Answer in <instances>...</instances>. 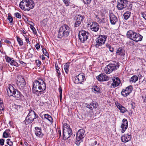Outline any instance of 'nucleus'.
Masks as SVG:
<instances>
[{
    "label": "nucleus",
    "instance_id": "nucleus-2",
    "mask_svg": "<svg viewBox=\"0 0 146 146\" xmlns=\"http://www.w3.org/2000/svg\"><path fill=\"white\" fill-rule=\"evenodd\" d=\"M69 27L66 25H63L60 28L58 33V37L61 38L63 36L66 37L69 34L70 32Z\"/></svg>",
    "mask_w": 146,
    "mask_h": 146
},
{
    "label": "nucleus",
    "instance_id": "nucleus-32",
    "mask_svg": "<svg viewBox=\"0 0 146 146\" xmlns=\"http://www.w3.org/2000/svg\"><path fill=\"white\" fill-rule=\"evenodd\" d=\"M138 80V77L136 75H134L131 78L130 81L131 82L135 83Z\"/></svg>",
    "mask_w": 146,
    "mask_h": 146
},
{
    "label": "nucleus",
    "instance_id": "nucleus-4",
    "mask_svg": "<svg viewBox=\"0 0 146 146\" xmlns=\"http://www.w3.org/2000/svg\"><path fill=\"white\" fill-rule=\"evenodd\" d=\"M38 117V116L36 115L35 112L33 110H30L28 115L24 121L26 125H28L31 123L34 120L36 119Z\"/></svg>",
    "mask_w": 146,
    "mask_h": 146
},
{
    "label": "nucleus",
    "instance_id": "nucleus-10",
    "mask_svg": "<svg viewBox=\"0 0 146 146\" xmlns=\"http://www.w3.org/2000/svg\"><path fill=\"white\" fill-rule=\"evenodd\" d=\"M128 4L126 0H119L117 1V8L119 10H121L125 8Z\"/></svg>",
    "mask_w": 146,
    "mask_h": 146
},
{
    "label": "nucleus",
    "instance_id": "nucleus-26",
    "mask_svg": "<svg viewBox=\"0 0 146 146\" xmlns=\"http://www.w3.org/2000/svg\"><path fill=\"white\" fill-rule=\"evenodd\" d=\"M116 53L117 55L123 56L125 55V51L122 47H119L117 50Z\"/></svg>",
    "mask_w": 146,
    "mask_h": 146
},
{
    "label": "nucleus",
    "instance_id": "nucleus-28",
    "mask_svg": "<svg viewBox=\"0 0 146 146\" xmlns=\"http://www.w3.org/2000/svg\"><path fill=\"white\" fill-rule=\"evenodd\" d=\"M92 91L95 94L100 93V88L97 86H93L91 88Z\"/></svg>",
    "mask_w": 146,
    "mask_h": 146
},
{
    "label": "nucleus",
    "instance_id": "nucleus-45",
    "mask_svg": "<svg viewBox=\"0 0 146 146\" xmlns=\"http://www.w3.org/2000/svg\"><path fill=\"white\" fill-rule=\"evenodd\" d=\"M141 14L142 17L146 20V12H141Z\"/></svg>",
    "mask_w": 146,
    "mask_h": 146
},
{
    "label": "nucleus",
    "instance_id": "nucleus-35",
    "mask_svg": "<svg viewBox=\"0 0 146 146\" xmlns=\"http://www.w3.org/2000/svg\"><path fill=\"white\" fill-rule=\"evenodd\" d=\"M69 64L67 63L65 64L64 66V70L66 74L68 73L69 71Z\"/></svg>",
    "mask_w": 146,
    "mask_h": 146
},
{
    "label": "nucleus",
    "instance_id": "nucleus-52",
    "mask_svg": "<svg viewBox=\"0 0 146 146\" xmlns=\"http://www.w3.org/2000/svg\"><path fill=\"white\" fill-rule=\"evenodd\" d=\"M56 69L57 70V72L58 74V75L59 76V77L61 75V73L60 72V71L59 70V69H58V67L57 68V67L56 66Z\"/></svg>",
    "mask_w": 146,
    "mask_h": 146
},
{
    "label": "nucleus",
    "instance_id": "nucleus-64",
    "mask_svg": "<svg viewBox=\"0 0 146 146\" xmlns=\"http://www.w3.org/2000/svg\"><path fill=\"white\" fill-rule=\"evenodd\" d=\"M5 146H8L7 145H5Z\"/></svg>",
    "mask_w": 146,
    "mask_h": 146
},
{
    "label": "nucleus",
    "instance_id": "nucleus-20",
    "mask_svg": "<svg viewBox=\"0 0 146 146\" xmlns=\"http://www.w3.org/2000/svg\"><path fill=\"white\" fill-rule=\"evenodd\" d=\"M112 80L113 82L111 84V86L113 88H115L118 86L121 82L120 79L117 77H115L113 78Z\"/></svg>",
    "mask_w": 146,
    "mask_h": 146
},
{
    "label": "nucleus",
    "instance_id": "nucleus-47",
    "mask_svg": "<svg viewBox=\"0 0 146 146\" xmlns=\"http://www.w3.org/2000/svg\"><path fill=\"white\" fill-rule=\"evenodd\" d=\"M31 29L32 31H33V32L35 34H36L37 33L36 31V30L33 27H31Z\"/></svg>",
    "mask_w": 146,
    "mask_h": 146
},
{
    "label": "nucleus",
    "instance_id": "nucleus-9",
    "mask_svg": "<svg viewBox=\"0 0 146 146\" xmlns=\"http://www.w3.org/2000/svg\"><path fill=\"white\" fill-rule=\"evenodd\" d=\"M89 33L84 31L82 30L80 31L79 33V38L80 41L84 42L88 38Z\"/></svg>",
    "mask_w": 146,
    "mask_h": 146
},
{
    "label": "nucleus",
    "instance_id": "nucleus-12",
    "mask_svg": "<svg viewBox=\"0 0 146 146\" xmlns=\"http://www.w3.org/2000/svg\"><path fill=\"white\" fill-rule=\"evenodd\" d=\"M133 89V86H129L126 88L125 89H123L121 92V94L124 97H126L131 92Z\"/></svg>",
    "mask_w": 146,
    "mask_h": 146
},
{
    "label": "nucleus",
    "instance_id": "nucleus-37",
    "mask_svg": "<svg viewBox=\"0 0 146 146\" xmlns=\"http://www.w3.org/2000/svg\"><path fill=\"white\" fill-rule=\"evenodd\" d=\"M82 141V139L78 138L76 137V139L75 141V143L77 145H79L80 143Z\"/></svg>",
    "mask_w": 146,
    "mask_h": 146
},
{
    "label": "nucleus",
    "instance_id": "nucleus-62",
    "mask_svg": "<svg viewBox=\"0 0 146 146\" xmlns=\"http://www.w3.org/2000/svg\"><path fill=\"white\" fill-rule=\"evenodd\" d=\"M94 143H95V144L96 145L97 143V141H95Z\"/></svg>",
    "mask_w": 146,
    "mask_h": 146
},
{
    "label": "nucleus",
    "instance_id": "nucleus-63",
    "mask_svg": "<svg viewBox=\"0 0 146 146\" xmlns=\"http://www.w3.org/2000/svg\"><path fill=\"white\" fill-rule=\"evenodd\" d=\"M23 36L25 38V37H27L26 36V35H23Z\"/></svg>",
    "mask_w": 146,
    "mask_h": 146
},
{
    "label": "nucleus",
    "instance_id": "nucleus-49",
    "mask_svg": "<svg viewBox=\"0 0 146 146\" xmlns=\"http://www.w3.org/2000/svg\"><path fill=\"white\" fill-rule=\"evenodd\" d=\"M13 107L16 109L17 110L19 109L21 107L19 105H16L15 104L14 106H13Z\"/></svg>",
    "mask_w": 146,
    "mask_h": 146
},
{
    "label": "nucleus",
    "instance_id": "nucleus-51",
    "mask_svg": "<svg viewBox=\"0 0 146 146\" xmlns=\"http://www.w3.org/2000/svg\"><path fill=\"white\" fill-rule=\"evenodd\" d=\"M8 20L9 21L10 23H12L13 21L12 17L11 16H9L7 18Z\"/></svg>",
    "mask_w": 146,
    "mask_h": 146
},
{
    "label": "nucleus",
    "instance_id": "nucleus-29",
    "mask_svg": "<svg viewBox=\"0 0 146 146\" xmlns=\"http://www.w3.org/2000/svg\"><path fill=\"white\" fill-rule=\"evenodd\" d=\"M10 136V130L9 129L6 130L3 133V137L7 138L9 137Z\"/></svg>",
    "mask_w": 146,
    "mask_h": 146
},
{
    "label": "nucleus",
    "instance_id": "nucleus-38",
    "mask_svg": "<svg viewBox=\"0 0 146 146\" xmlns=\"http://www.w3.org/2000/svg\"><path fill=\"white\" fill-rule=\"evenodd\" d=\"M63 2L66 6H68L70 4V0H62Z\"/></svg>",
    "mask_w": 146,
    "mask_h": 146
},
{
    "label": "nucleus",
    "instance_id": "nucleus-57",
    "mask_svg": "<svg viewBox=\"0 0 146 146\" xmlns=\"http://www.w3.org/2000/svg\"><path fill=\"white\" fill-rule=\"evenodd\" d=\"M86 107L89 108V104H88L86 103Z\"/></svg>",
    "mask_w": 146,
    "mask_h": 146
},
{
    "label": "nucleus",
    "instance_id": "nucleus-53",
    "mask_svg": "<svg viewBox=\"0 0 146 146\" xmlns=\"http://www.w3.org/2000/svg\"><path fill=\"white\" fill-rule=\"evenodd\" d=\"M35 47L37 50H38L40 48V46L39 44L38 43H37L35 45Z\"/></svg>",
    "mask_w": 146,
    "mask_h": 146
},
{
    "label": "nucleus",
    "instance_id": "nucleus-42",
    "mask_svg": "<svg viewBox=\"0 0 146 146\" xmlns=\"http://www.w3.org/2000/svg\"><path fill=\"white\" fill-rule=\"evenodd\" d=\"M86 5L90 4L91 2V0H81Z\"/></svg>",
    "mask_w": 146,
    "mask_h": 146
},
{
    "label": "nucleus",
    "instance_id": "nucleus-16",
    "mask_svg": "<svg viewBox=\"0 0 146 146\" xmlns=\"http://www.w3.org/2000/svg\"><path fill=\"white\" fill-rule=\"evenodd\" d=\"M27 4L25 11H29L31 9H33L35 6L34 3L32 0H27Z\"/></svg>",
    "mask_w": 146,
    "mask_h": 146
},
{
    "label": "nucleus",
    "instance_id": "nucleus-59",
    "mask_svg": "<svg viewBox=\"0 0 146 146\" xmlns=\"http://www.w3.org/2000/svg\"><path fill=\"white\" fill-rule=\"evenodd\" d=\"M143 102L146 103V97H145V99H144Z\"/></svg>",
    "mask_w": 146,
    "mask_h": 146
},
{
    "label": "nucleus",
    "instance_id": "nucleus-36",
    "mask_svg": "<svg viewBox=\"0 0 146 146\" xmlns=\"http://www.w3.org/2000/svg\"><path fill=\"white\" fill-rule=\"evenodd\" d=\"M59 11L60 13L63 15H64L66 13L65 8L63 7H60Z\"/></svg>",
    "mask_w": 146,
    "mask_h": 146
},
{
    "label": "nucleus",
    "instance_id": "nucleus-1",
    "mask_svg": "<svg viewBox=\"0 0 146 146\" xmlns=\"http://www.w3.org/2000/svg\"><path fill=\"white\" fill-rule=\"evenodd\" d=\"M46 87V83L43 80L39 79L35 80L33 83V92L39 96L44 92Z\"/></svg>",
    "mask_w": 146,
    "mask_h": 146
},
{
    "label": "nucleus",
    "instance_id": "nucleus-33",
    "mask_svg": "<svg viewBox=\"0 0 146 146\" xmlns=\"http://www.w3.org/2000/svg\"><path fill=\"white\" fill-rule=\"evenodd\" d=\"M44 116L45 118L48 120L50 122H52V119L50 115L48 114H44Z\"/></svg>",
    "mask_w": 146,
    "mask_h": 146
},
{
    "label": "nucleus",
    "instance_id": "nucleus-46",
    "mask_svg": "<svg viewBox=\"0 0 146 146\" xmlns=\"http://www.w3.org/2000/svg\"><path fill=\"white\" fill-rule=\"evenodd\" d=\"M5 140L3 139H0V145L2 146L4 145Z\"/></svg>",
    "mask_w": 146,
    "mask_h": 146
},
{
    "label": "nucleus",
    "instance_id": "nucleus-58",
    "mask_svg": "<svg viewBox=\"0 0 146 146\" xmlns=\"http://www.w3.org/2000/svg\"><path fill=\"white\" fill-rule=\"evenodd\" d=\"M21 31L22 32H23V34H26V32L24 30H22Z\"/></svg>",
    "mask_w": 146,
    "mask_h": 146
},
{
    "label": "nucleus",
    "instance_id": "nucleus-5",
    "mask_svg": "<svg viewBox=\"0 0 146 146\" xmlns=\"http://www.w3.org/2000/svg\"><path fill=\"white\" fill-rule=\"evenodd\" d=\"M7 91L8 94L14 97L19 98L20 96V93L14 89V87L11 84H9L7 86Z\"/></svg>",
    "mask_w": 146,
    "mask_h": 146
},
{
    "label": "nucleus",
    "instance_id": "nucleus-41",
    "mask_svg": "<svg viewBox=\"0 0 146 146\" xmlns=\"http://www.w3.org/2000/svg\"><path fill=\"white\" fill-rule=\"evenodd\" d=\"M60 93V100H61L62 99V89L61 87H60L58 89Z\"/></svg>",
    "mask_w": 146,
    "mask_h": 146
},
{
    "label": "nucleus",
    "instance_id": "nucleus-7",
    "mask_svg": "<svg viewBox=\"0 0 146 146\" xmlns=\"http://www.w3.org/2000/svg\"><path fill=\"white\" fill-rule=\"evenodd\" d=\"M107 36L106 35H100L96 39V47L97 48H100L104 44L106 40Z\"/></svg>",
    "mask_w": 146,
    "mask_h": 146
},
{
    "label": "nucleus",
    "instance_id": "nucleus-60",
    "mask_svg": "<svg viewBox=\"0 0 146 146\" xmlns=\"http://www.w3.org/2000/svg\"><path fill=\"white\" fill-rule=\"evenodd\" d=\"M25 144L26 145V146H27V145H28V143L27 142H25Z\"/></svg>",
    "mask_w": 146,
    "mask_h": 146
},
{
    "label": "nucleus",
    "instance_id": "nucleus-17",
    "mask_svg": "<svg viewBox=\"0 0 146 146\" xmlns=\"http://www.w3.org/2000/svg\"><path fill=\"white\" fill-rule=\"evenodd\" d=\"M6 62L9 63L11 65H13L16 67H18L19 65L17 62L15 61L13 59L8 56L5 57Z\"/></svg>",
    "mask_w": 146,
    "mask_h": 146
},
{
    "label": "nucleus",
    "instance_id": "nucleus-14",
    "mask_svg": "<svg viewBox=\"0 0 146 146\" xmlns=\"http://www.w3.org/2000/svg\"><path fill=\"white\" fill-rule=\"evenodd\" d=\"M17 84L19 87L23 88L25 85V80L22 76H19L17 81Z\"/></svg>",
    "mask_w": 146,
    "mask_h": 146
},
{
    "label": "nucleus",
    "instance_id": "nucleus-11",
    "mask_svg": "<svg viewBox=\"0 0 146 146\" xmlns=\"http://www.w3.org/2000/svg\"><path fill=\"white\" fill-rule=\"evenodd\" d=\"M85 80L84 74L83 73H80L75 78L74 82L76 84H82Z\"/></svg>",
    "mask_w": 146,
    "mask_h": 146
},
{
    "label": "nucleus",
    "instance_id": "nucleus-44",
    "mask_svg": "<svg viewBox=\"0 0 146 146\" xmlns=\"http://www.w3.org/2000/svg\"><path fill=\"white\" fill-rule=\"evenodd\" d=\"M15 15L16 17L18 19H20L21 18V16L19 13H15Z\"/></svg>",
    "mask_w": 146,
    "mask_h": 146
},
{
    "label": "nucleus",
    "instance_id": "nucleus-61",
    "mask_svg": "<svg viewBox=\"0 0 146 146\" xmlns=\"http://www.w3.org/2000/svg\"><path fill=\"white\" fill-rule=\"evenodd\" d=\"M42 60L44 59V56L43 55H42Z\"/></svg>",
    "mask_w": 146,
    "mask_h": 146
},
{
    "label": "nucleus",
    "instance_id": "nucleus-15",
    "mask_svg": "<svg viewBox=\"0 0 146 146\" xmlns=\"http://www.w3.org/2000/svg\"><path fill=\"white\" fill-rule=\"evenodd\" d=\"M110 20L111 24L112 25H115L118 22L117 17L113 13L109 15Z\"/></svg>",
    "mask_w": 146,
    "mask_h": 146
},
{
    "label": "nucleus",
    "instance_id": "nucleus-18",
    "mask_svg": "<svg viewBox=\"0 0 146 146\" xmlns=\"http://www.w3.org/2000/svg\"><path fill=\"white\" fill-rule=\"evenodd\" d=\"M131 138V136L130 134L127 133L124 134L123 135L121 138V140L122 142L126 143L130 141Z\"/></svg>",
    "mask_w": 146,
    "mask_h": 146
},
{
    "label": "nucleus",
    "instance_id": "nucleus-43",
    "mask_svg": "<svg viewBox=\"0 0 146 146\" xmlns=\"http://www.w3.org/2000/svg\"><path fill=\"white\" fill-rule=\"evenodd\" d=\"M42 52L43 54L46 56L49 57V54L48 53L45 49H42Z\"/></svg>",
    "mask_w": 146,
    "mask_h": 146
},
{
    "label": "nucleus",
    "instance_id": "nucleus-30",
    "mask_svg": "<svg viewBox=\"0 0 146 146\" xmlns=\"http://www.w3.org/2000/svg\"><path fill=\"white\" fill-rule=\"evenodd\" d=\"M98 106V104L96 102H92L91 104L89 105V108L90 110H92L93 109L97 108Z\"/></svg>",
    "mask_w": 146,
    "mask_h": 146
},
{
    "label": "nucleus",
    "instance_id": "nucleus-21",
    "mask_svg": "<svg viewBox=\"0 0 146 146\" xmlns=\"http://www.w3.org/2000/svg\"><path fill=\"white\" fill-rule=\"evenodd\" d=\"M97 80L100 81H105L108 80L109 78L104 74H101L96 77Z\"/></svg>",
    "mask_w": 146,
    "mask_h": 146
},
{
    "label": "nucleus",
    "instance_id": "nucleus-40",
    "mask_svg": "<svg viewBox=\"0 0 146 146\" xmlns=\"http://www.w3.org/2000/svg\"><path fill=\"white\" fill-rule=\"evenodd\" d=\"M7 144L10 146H11L13 145V143L10 139H8L7 140Z\"/></svg>",
    "mask_w": 146,
    "mask_h": 146
},
{
    "label": "nucleus",
    "instance_id": "nucleus-34",
    "mask_svg": "<svg viewBox=\"0 0 146 146\" xmlns=\"http://www.w3.org/2000/svg\"><path fill=\"white\" fill-rule=\"evenodd\" d=\"M16 38L17 41L19 46H23V42L22 39L17 36H16Z\"/></svg>",
    "mask_w": 146,
    "mask_h": 146
},
{
    "label": "nucleus",
    "instance_id": "nucleus-19",
    "mask_svg": "<svg viewBox=\"0 0 146 146\" xmlns=\"http://www.w3.org/2000/svg\"><path fill=\"white\" fill-rule=\"evenodd\" d=\"M76 21L75 23V26L77 27L81 24L84 19V17L81 15H78L76 16Z\"/></svg>",
    "mask_w": 146,
    "mask_h": 146
},
{
    "label": "nucleus",
    "instance_id": "nucleus-22",
    "mask_svg": "<svg viewBox=\"0 0 146 146\" xmlns=\"http://www.w3.org/2000/svg\"><path fill=\"white\" fill-rule=\"evenodd\" d=\"M35 134L38 137L42 138L43 136V134L42 132L41 129L38 127L35 128Z\"/></svg>",
    "mask_w": 146,
    "mask_h": 146
},
{
    "label": "nucleus",
    "instance_id": "nucleus-48",
    "mask_svg": "<svg viewBox=\"0 0 146 146\" xmlns=\"http://www.w3.org/2000/svg\"><path fill=\"white\" fill-rule=\"evenodd\" d=\"M36 65L38 67L41 64V62L39 60H36Z\"/></svg>",
    "mask_w": 146,
    "mask_h": 146
},
{
    "label": "nucleus",
    "instance_id": "nucleus-24",
    "mask_svg": "<svg viewBox=\"0 0 146 146\" xmlns=\"http://www.w3.org/2000/svg\"><path fill=\"white\" fill-rule=\"evenodd\" d=\"M115 104L121 113H124L127 111L126 109L117 102H115Z\"/></svg>",
    "mask_w": 146,
    "mask_h": 146
},
{
    "label": "nucleus",
    "instance_id": "nucleus-55",
    "mask_svg": "<svg viewBox=\"0 0 146 146\" xmlns=\"http://www.w3.org/2000/svg\"><path fill=\"white\" fill-rule=\"evenodd\" d=\"M4 42L5 43L9 44H10L11 43V42L9 40H8L7 39L5 40Z\"/></svg>",
    "mask_w": 146,
    "mask_h": 146
},
{
    "label": "nucleus",
    "instance_id": "nucleus-31",
    "mask_svg": "<svg viewBox=\"0 0 146 146\" xmlns=\"http://www.w3.org/2000/svg\"><path fill=\"white\" fill-rule=\"evenodd\" d=\"M131 14V13L129 11H127L124 13L123 15L124 19L125 20H127L130 17Z\"/></svg>",
    "mask_w": 146,
    "mask_h": 146
},
{
    "label": "nucleus",
    "instance_id": "nucleus-6",
    "mask_svg": "<svg viewBox=\"0 0 146 146\" xmlns=\"http://www.w3.org/2000/svg\"><path fill=\"white\" fill-rule=\"evenodd\" d=\"M119 64L118 63L110 64L105 67L104 72L106 74H110L113 70L119 68Z\"/></svg>",
    "mask_w": 146,
    "mask_h": 146
},
{
    "label": "nucleus",
    "instance_id": "nucleus-54",
    "mask_svg": "<svg viewBox=\"0 0 146 146\" xmlns=\"http://www.w3.org/2000/svg\"><path fill=\"white\" fill-rule=\"evenodd\" d=\"M25 38L26 41L27 42V43L29 44H30L31 42L29 40V38L27 37H25Z\"/></svg>",
    "mask_w": 146,
    "mask_h": 146
},
{
    "label": "nucleus",
    "instance_id": "nucleus-8",
    "mask_svg": "<svg viewBox=\"0 0 146 146\" xmlns=\"http://www.w3.org/2000/svg\"><path fill=\"white\" fill-rule=\"evenodd\" d=\"M63 137L64 140L67 139L72 135V131L69 126L66 123H64L63 127Z\"/></svg>",
    "mask_w": 146,
    "mask_h": 146
},
{
    "label": "nucleus",
    "instance_id": "nucleus-56",
    "mask_svg": "<svg viewBox=\"0 0 146 146\" xmlns=\"http://www.w3.org/2000/svg\"><path fill=\"white\" fill-rule=\"evenodd\" d=\"M20 63L21 64H22L23 66L25 65V63H24L22 61H20Z\"/></svg>",
    "mask_w": 146,
    "mask_h": 146
},
{
    "label": "nucleus",
    "instance_id": "nucleus-25",
    "mask_svg": "<svg viewBox=\"0 0 146 146\" xmlns=\"http://www.w3.org/2000/svg\"><path fill=\"white\" fill-rule=\"evenodd\" d=\"M90 28L92 31L97 32L99 29V27L97 23L96 22H93L92 24L90 25Z\"/></svg>",
    "mask_w": 146,
    "mask_h": 146
},
{
    "label": "nucleus",
    "instance_id": "nucleus-23",
    "mask_svg": "<svg viewBox=\"0 0 146 146\" xmlns=\"http://www.w3.org/2000/svg\"><path fill=\"white\" fill-rule=\"evenodd\" d=\"M85 131L83 129H80L77 132L76 137L82 139L85 137Z\"/></svg>",
    "mask_w": 146,
    "mask_h": 146
},
{
    "label": "nucleus",
    "instance_id": "nucleus-50",
    "mask_svg": "<svg viewBox=\"0 0 146 146\" xmlns=\"http://www.w3.org/2000/svg\"><path fill=\"white\" fill-rule=\"evenodd\" d=\"M3 103H0V110H3L4 109V106L3 104Z\"/></svg>",
    "mask_w": 146,
    "mask_h": 146
},
{
    "label": "nucleus",
    "instance_id": "nucleus-39",
    "mask_svg": "<svg viewBox=\"0 0 146 146\" xmlns=\"http://www.w3.org/2000/svg\"><path fill=\"white\" fill-rule=\"evenodd\" d=\"M106 46L107 48L109 49L110 51L111 52H113L114 50V48L112 47L109 44H107Z\"/></svg>",
    "mask_w": 146,
    "mask_h": 146
},
{
    "label": "nucleus",
    "instance_id": "nucleus-13",
    "mask_svg": "<svg viewBox=\"0 0 146 146\" xmlns=\"http://www.w3.org/2000/svg\"><path fill=\"white\" fill-rule=\"evenodd\" d=\"M128 121L126 119H123L121 125V131L122 133H124L128 127Z\"/></svg>",
    "mask_w": 146,
    "mask_h": 146
},
{
    "label": "nucleus",
    "instance_id": "nucleus-3",
    "mask_svg": "<svg viewBox=\"0 0 146 146\" xmlns=\"http://www.w3.org/2000/svg\"><path fill=\"white\" fill-rule=\"evenodd\" d=\"M127 35L128 38L136 42L141 41L143 38L142 36L132 31H128Z\"/></svg>",
    "mask_w": 146,
    "mask_h": 146
},
{
    "label": "nucleus",
    "instance_id": "nucleus-27",
    "mask_svg": "<svg viewBox=\"0 0 146 146\" xmlns=\"http://www.w3.org/2000/svg\"><path fill=\"white\" fill-rule=\"evenodd\" d=\"M27 0H22L20 3L19 6L20 8L25 11V9H26L27 1Z\"/></svg>",
    "mask_w": 146,
    "mask_h": 146
}]
</instances>
